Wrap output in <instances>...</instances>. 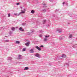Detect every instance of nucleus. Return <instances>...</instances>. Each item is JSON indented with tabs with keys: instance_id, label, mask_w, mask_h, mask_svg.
<instances>
[{
	"instance_id": "obj_1",
	"label": "nucleus",
	"mask_w": 77,
	"mask_h": 77,
	"mask_svg": "<svg viewBox=\"0 0 77 77\" xmlns=\"http://www.w3.org/2000/svg\"><path fill=\"white\" fill-rule=\"evenodd\" d=\"M35 48H36L37 49V50H38L39 51H41V50L40 48L39 47H38V46H35Z\"/></svg>"
},
{
	"instance_id": "obj_2",
	"label": "nucleus",
	"mask_w": 77,
	"mask_h": 77,
	"mask_svg": "<svg viewBox=\"0 0 77 77\" xmlns=\"http://www.w3.org/2000/svg\"><path fill=\"white\" fill-rule=\"evenodd\" d=\"M57 31L59 32V33H61L62 32L60 29H57Z\"/></svg>"
},
{
	"instance_id": "obj_3",
	"label": "nucleus",
	"mask_w": 77,
	"mask_h": 77,
	"mask_svg": "<svg viewBox=\"0 0 77 77\" xmlns=\"http://www.w3.org/2000/svg\"><path fill=\"white\" fill-rule=\"evenodd\" d=\"M61 57H63V58H65L66 57V55L65 54H62Z\"/></svg>"
},
{
	"instance_id": "obj_4",
	"label": "nucleus",
	"mask_w": 77,
	"mask_h": 77,
	"mask_svg": "<svg viewBox=\"0 0 77 77\" xmlns=\"http://www.w3.org/2000/svg\"><path fill=\"white\" fill-rule=\"evenodd\" d=\"M19 30L21 32H23V31H24V30L23 29V28L21 27H20L19 29Z\"/></svg>"
},
{
	"instance_id": "obj_5",
	"label": "nucleus",
	"mask_w": 77,
	"mask_h": 77,
	"mask_svg": "<svg viewBox=\"0 0 77 77\" xmlns=\"http://www.w3.org/2000/svg\"><path fill=\"white\" fill-rule=\"evenodd\" d=\"M20 15V13H19V14H17V13H14V15H16V16H19Z\"/></svg>"
},
{
	"instance_id": "obj_6",
	"label": "nucleus",
	"mask_w": 77,
	"mask_h": 77,
	"mask_svg": "<svg viewBox=\"0 0 77 77\" xmlns=\"http://www.w3.org/2000/svg\"><path fill=\"white\" fill-rule=\"evenodd\" d=\"M35 56L36 57H37L39 58L40 57L39 56V55L38 54H37L35 55Z\"/></svg>"
},
{
	"instance_id": "obj_7",
	"label": "nucleus",
	"mask_w": 77,
	"mask_h": 77,
	"mask_svg": "<svg viewBox=\"0 0 77 77\" xmlns=\"http://www.w3.org/2000/svg\"><path fill=\"white\" fill-rule=\"evenodd\" d=\"M30 51L31 53H34V51H33V49H32L30 50Z\"/></svg>"
},
{
	"instance_id": "obj_8",
	"label": "nucleus",
	"mask_w": 77,
	"mask_h": 77,
	"mask_svg": "<svg viewBox=\"0 0 77 77\" xmlns=\"http://www.w3.org/2000/svg\"><path fill=\"white\" fill-rule=\"evenodd\" d=\"M29 69V67H26L24 69V70H28Z\"/></svg>"
},
{
	"instance_id": "obj_9",
	"label": "nucleus",
	"mask_w": 77,
	"mask_h": 77,
	"mask_svg": "<svg viewBox=\"0 0 77 77\" xmlns=\"http://www.w3.org/2000/svg\"><path fill=\"white\" fill-rule=\"evenodd\" d=\"M29 45V42H27L25 43V45H26V46H28Z\"/></svg>"
},
{
	"instance_id": "obj_10",
	"label": "nucleus",
	"mask_w": 77,
	"mask_h": 77,
	"mask_svg": "<svg viewBox=\"0 0 77 77\" xmlns=\"http://www.w3.org/2000/svg\"><path fill=\"white\" fill-rule=\"evenodd\" d=\"M72 34L70 35L69 36V38H72Z\"/></svg>"
},
{
	"instance_id": "obj_11",
	"label": "nucleus",
	"mask_w": 77,
	"mask_h": 77,
	"mask_svg": "<svg viewBox=\"0 0 77 77\" xmlns=\"http://www.w3.org/2000/svg\"><path fill=\"white\" fill-rule=\"evenodd\" d=\"M25 12V11H21V12H20L19 14H24V13Z\"/></svg>"
},
{
	"instance_id": "obj_12",
	"label": "nucleus",
	"mask_w": 77,
	"mask_h": 77,
	"mask_svg": "<svg viewBox=\"0 0 77 77\" xmlns=\"http://www.w3.org/2000/svg\"><path fill=\"white\" fill-rule=\"evenodd\" d=\"M44 42H47V38H44Z\"/></svg>"
},
{
	"instance_id": "obj_13",
	"label": "nucleus",
	"mask_w": 77,
	"mask_h": 77,
	"mask_svg": "<svg viewBox=\"0 0 77 77\" xmlns=\"http://www.w3.org/2000/svg\"><path fill=\"white\" fill-rule=\"evenodd\" d=\"M46 22V20H43V24H44Z\"/></svg>"
},
{
	"instance_id": "obj_14",
	"label": "nucleus",
	"mask_w": 77,
	"mask_h": 77,
	"mask_svg": "<svg viewBox=\"0 0 77 77\" xmlns=\"http://www.w3.org/2000/svg\"><path fill=\"white\" fill-rule=\"evenodd\" d=\"M11 30L12 31H14L15 30V28L14 27H13L11 28Z\"/></svg>"
},
{
	"instance_id": "obj_15",
	"label": "nucleus",
	"mask_w": 77,
	"mask_h": 77,
	"mask_svg": "<svg viewBox=\"0 0 77 77\" xmlns=\"http://www.w3.org/2000/svg\"><path fill=\"white\" fill-rule=\"evenodd\" d=\"M31 14H34L35 13V11L33 10H32L31 11Z\"/></svg>"
},
{
	"instance_id": "obj_16",
	"label": "nucleus",
	"mask_w": 77,
	"mask_h": 77,
	"mask_svg": "<svg viewBox=\"0 0 77 77\" xmlns=\"http://www.w3.org/2000/svg\"><path fill=\"white\" fill-rule=\"evenodd\" d=\"M46 9H44L43 10H42V11L44 12H46Z\"/></svg>"
},
{
	"instance_id": "obj_17",
	"label": "nucleus",
	"mask_w": 77,
	"mask_h": 77,
	"mask_svg": "<svg viewBox=\"0 0 77 77\" xmlns=\"http://www.w3.org/2000/svg\"><path fill=\"white\" fill-rule=\"evenodd\" d=\"M16 44H20V42L18 41H16Z\"/></svg>"
},
{
	"instance_id": "obj_18",
	"label": "nucleus",
	"mask_w": 77,
	"mask_h": 77,
	"mask_svg": "<svg viewBox=\"0 0 77 77\" xmlns=\"http://www.w3.org/2000/svg\"><path fill=\"white\" fill-rule=\"evenodd\" d=\"M8 60H11L12 59V58L11 57H8Z\"/></svg>"
},
{
	"instance_id": "obj_19",
	"label": "nucleus",
	"mask_w": 77,
	"mask_h": 77,
	"mask_svg": "<svg viewBox=\"0 0 77 77\" xmlns=\"http://www.w3.org/2000/svg\"><path fill=\"white\" fill-rule=\"evenodd\" d=\"M23 51H26V48H23L22 50Z\"/></svg>"
},
{
	"instance_id": "obj_20",
	"label": "nucleus",
	"mask_w": 77,
	"mask_h": 77,
	"mask_svg": "<svg viewBox=\"0 0 77 77\" xmlns=\"http://www.w3.org/2000/svg\"><path fill=\"white\" fill-rule=\"evenodd\" d=\"M39 33H42V32H43V31H42V30H39Z\"/></svg>"
},
{
	"instance_id": "obj_21",
	"label": "nucleus",
	"mask_w": 77,
	"mask_h": 77,
	"mask_svg": "<svg viewBox=\"0 0 77 77\" xmlns=\"http://www.w3.org/2000/svg\"><path fill=\"white\" fill-rule=\"evenodd\" d=\"M49 36H50V35H48V36L46 35V36H45V38H48V37H49Z\"/></svg>"
},
{
	"instance_id": "obj_22",
	"label": "nucleus",
	"mask_w": 77,
	"mask_h": 77,
	"mask_svg": "<svg viewBox=\"0 0 77 77\" xmlns=\"http://www.w3.org/2000/svg\"><path fill=\"white\" fill-rule=\"evenodd\" d=\"M18 57H19V59H21V55H19Z\"/></svg>"
},
{
	"instance_id": "obj_23",
	"label": "nucleus",
	"mask_w": 77,
	"mask_h": 77,
	"mask_svg": "<svg viewBox=\"0 0 77 77\" xmlns=\"http://www.w3.org/2000/svg\"><path fill=\"white\" fill-rule=\"evenodd\" d=\"M5 42H9V40H5Z\"/></svg>"
},
{
	"instance_id": "obj_24",
	"label": "nucleus",
	"mask_w": 77,
	"mask_h": 77,
	"mask_svg": "<svg viewBox=\"0 0 77 77\" xmlns=\"http://www.w3.org/2000/svg\"><path fill=\"white\" fill-rule=\"evenodd\" d=\"M76 47H77V45H76V46H75V45H74L73 46V48H75Z\"/></svg>"
},
{
	"instance_id": "obj_25",
	"label": "nucleus",
	"mask_w": 77,
	"mask_h": 77,
	"mask_svg": "<svg viewBox=\"0 0 77 77\" xmlns=\"http://www.w3.org/2000/svg\"><path fill=\"white\" fill-rule=\"evenodd\" d=\"M63 38H62L61 37H60V39L61 40H62V39Z\"/></svg>"
},
{
	"instance_id": "obj_26",
	"label": "nucleus",
	"mask_w": 77,
	"mask_h": 77,
	"mask_svg": "<svg viewBox=\"0 0 77 77\" xmlns=\"http://www.w3.org/2000/svg\"><path fill=\"white\" fill-rule=\"evenodd\" d=\"M54 0H50V2H53Z\"/></svg>"
},
{
	"instance_id": "obj_27",
	"label": "nucleus",
	"mask_w": 77,
	"mask_h": 77,
	"mask_svg": "<svg viewBox=\"0 0 77 77\" xmlns=\"http://www.w3.org/2000/svg\"><path fill=\"white\" fill-rule=\"evenodd\" d=\"M16 5H20V3H16Z\"/></svg>"
},
{
	"instance_id": "obj_28",
	"label": "nucleus",
	"mask_w": 77,
	"mask_h": 77,
	"mask_svg": "<svg viewBox=\"0 0 77 77\" xmlns=\"http://www.w3.org/2000/svg\"><path fill=\"white\" fill-rule=\"evenodd\" d=\"M39 36L40 38H41V37H42V35H39Z\"/></svg>"
},
{
	"instance_id": "obj_29",
	"label": "nucleus",
	"mask_w": 77,
	"mask_h": 77,
	"mask_svg": "<svg viewBox=\"0 0 77 77\" xmlns=\"http://www.w3.org/2000/svg\"><path fill=\"white\" fill-rule=\"evenodd\" d=\"M55 60H57V58H55Z\"/></svg>"
},
{
	"instance_id": "obj_30",
	"label": "nucleus",
	"mask_w": 77,
	"mask_h": 77,
	"mask_svg": "<svg viewBox=\"0 0 77 77\" xmlns=\"http://www.w3.org/2000/svg\"><path fill=\"white\" fill-rule=\"evenodd\" d=\"M40 47H44V46L42 45H41V46H40Z\"/></svg>"
},
{
	"instance_id": "obj_31",
	"label": "nucleus",
	"mask_w": 77,
	"mask_h": 77,
	"mask_svg": "<svg viewBox=\"0 0 77 77\" xmlns=\"http://www.w3.org/2000/svg\"><path fill=\"white\" fill-rule=\"evenodd\" d=\"M10 14H8V16L9 17H10Z\"/></svg>"
},
{
	"instance_id": "obj_32",
	"label": "nucleus",
	"mask_w": 77,
	"mask_h": 77,
	"mask_svg": "<svg viewBox=\"0 0 77 77\" xmlns=\"http://www.w3.org/2000/svg\"><path fill=\"white\" fill-rule=\"evenodd\" d=\"M25 23H22V25H23V26H24V25H25Z\"/></svg>"
},
{
	"instance_id": "obj_33",
	"label": "nucleus",
	"mask_w": 77,
	"mask_h": 77,
	"mask_svg": "<svg viewBox=\"0 0 77 77\" xmlns=\"http://www.w3.org/2000/svg\"><path fill=\"white\" fill-rule=\"evenodd\" d=\"M9 34H10V35H11L12 34V32H10Z\"/></svg>"
},
{
	"instance_id": "obj_34",
	"label": "nucleus",
	"mask_w": 77,
	"mask_h": 77,
	"mask_svg": "<svg viewBox=\"0 0 77 77\" xmlns=\"http://www.w3.org/2000/svg\"><path fill=\"white\" fill-rule=\"evenodd\" d=\"M63 5L65 4V2H63Z\"/></svg>"
},
{
	"instance_id": "obj_35",
	"label": "nucleus",
	"mask_w": 77,
	"mask_h": 77,
	"mask_svg": "<svg viewBox=\"0 0 77 77\" xmlns=\"http://www.w3.org/2000/svg\"><path fill=\"white\" fill-rule=\"evenodd\" d=\"M44 6H46V4H43Z\"/></svg>"
},
{
	"instance_id": "obj_36",
	"label": "nucleus",
	"mask_w": 77,
	"mask_h": 77,
	"mask_svg": "<svg viewBox=\"0 0 77 77\" xmlns=\"http://www.w3.org/2000/svg\"><path fill=\"white\" fill-rule=\"evenodd\" d=\"M24 11H26V9H24Z\"/></svg>"
},
{
	"instance_id": "obj_37",
	"label": "nucleus",
	"mask_w": 77,
	"mask_h": 77,
	"mask_svg": "<svg viewBox=\"0 0 77 77\" xmlns=\"http://www.w3.org/2000/svg\"><path fill=\"white\" fill-rule=\"evenodd\" d=\"M5 37H8V36H5Z\"/></svg>"
},
{
	"instance_id": "obj_38",
	"label": "nucleus",
	"mask_w": 77,
	"mask_h": 77,
	"mask_svg": "<svg viewBox=\"0 0 77 77\" xmlns=\"http://www.w3.org/2000/svg\"><path fill=\"white\" fill-rule=\"evenodd\" d=\"M46 6H44L43 7H45Z\"/></svg>"
},
{
	"instance_id": "obj_39",
	"label": "nucleus",
	"mask_w": 77,
	"mask_h": 77,
	"mask_svg": "<svg viewBox=\"0 0 77 77\" xmlns=\"http://www.w3.org/2000/svg\"><path fill=\"white\" fill-rule=\"evenodd\" d=\"M56 11H57V10H56Z\"/></svg>"
},
{
	"instance_id": "obj_40",
	"label": "nucleus",
	"mask_w": 77,
	"mask_h": 77,
	"mask_svg": "<svg viewBox=\"0 0 77 77\" xmlns=\"http://www.w3.org/2000/svg\"><path fill=\"white\" fill-rule=\"evenodd\" d=\"M36 0L37 1L38 0Z\"/></svg>"
},
{
	"instance_id": "obj_41",
	"label": "nucleus",
	"mask_w": 77,
	"mask_h": 77,
	"mask_svg": "<svg viewBox=\"0 0 77 77\" xmlns=\"http://www.w3.org/2000/svg\"><path fill=\"white\" fill-rule=\"evenodd\" d=\"M59 10H58V11H59Z\"/></svg>"
}]
</instances>
